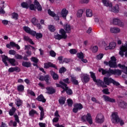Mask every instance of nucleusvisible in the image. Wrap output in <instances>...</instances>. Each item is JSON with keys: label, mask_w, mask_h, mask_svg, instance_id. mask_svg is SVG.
I'll use <instances>...</instances> for the list:
<instances>
[{"label": "nucleus", "mask_w": 127, "mask_h": 127, "mask_svg": "<svg viewBox=\"0 0 127 127\" xmlns=\"http://www.w3.org/2000/svg\"><path fill=\"white\" fill-rule=\"evenodd\" d=\"M51 74L52 76H53V79L54 80H58V79L59 78V76L57 75V74L55 73L54 71H51Z\"/></svg>", "instance_id": "obj_43"}, {"label": "nucleus", "mask_w": 127, "mask_h": 127, "mask_svg": "<svg viewBox=\"0 0 127 127\" xmlns=\"http://www.w3.org/2000/svg\"><path fill=\"white\" fill-rule=\"evenodd\" d=\"M104 64L109 65L110 68H117V59L116 57H112L109 63L108 62H104Z\"/></svg>", "instance_id": "obj_7"}, {"label": "nucleus", "mask_w": 127, "mask_h": 127, "mask_svg": "<svg viewBox=\"0 0 127 127\" xmlns=\"http://www.w3.org/2000/svg\"><path fill=\"white\" fill-rule=\"evenodd\" d=\"M49 79V76L48 75H46V76H41L39 78V80L40 81H44L45 80V81H46L47 84H49V83H48Z\"/></svg>", "instance_id": "obj_31"}, {"label": "nucleus", "mask_w": 127, "mask_h": 127, "mask_svg": "<svg viewBox=\"0 0 127 127\" xmlns=\"http://www.w3.org/2000/svg\"><path fill=\"white\" fill-rule=\"evenodd\" d=\"M115 47H116V43L112 42L109 44V46L106 48H105L106 50H108V49H114Z\"/></svg>", "instance_id": "obj_30"}, {"label": "nucleus", "mask_w": 127, "mask_h": 127, "mask_svg": "<svg viewBox=\"0 0 127 127\" xmlns=\"http://www.w3.org/2000/svg\"><path fill=\"white\" fill-rule=\"evenodd\" d=\"M78 52V51L75 49H71L69 50V53L70 54H76Z\"/></svg>", "instance_id": "obj_47"}, {"label": "nucleus", "mask_w": 127, "mask_h": 127, "mask_svg": "<svg viewBox=\"0 0 127 127\" xmlns=\"http://www.w3.org/2000/svg\"><path fill=\"white\" fill-rule=\"evenodd\" d=\"M110 32L111 33H119L121 32V29L117 27H112L110 29Z\"/></svg>", "instance_id": "obj_22"}, {"label": "nucleus", "mask_w": 127, "mask_h": 127, "mask_svg": "<svg viewBox=\"0 0 127 127\" xmlns=\"http://www.w3.org/2000/svg\"><path fill=\"white\" fill-rule=\"evenodd\" d=\"M8 62L12 66H16V65H17V64L15 63V59H9Z\"/></svg>", "instance_id": "obj_38"}, {"label": "nucleus", "mask_w": 127, "mask_h": 127, "mask_svg": "<svg viewBox=\"0 0 127 127\" xmlns=\"http://www.w3.org/2000/svg\"><path fill=\"white\" fill-rule=\"evenodd\" d=\"M10 44L11 47H16V49H17L18 50H19V49H20V47L13 42H10Z\"/></svg>", "instance_id": "obj_36"}, {"label": "nucleus", "mask_w": 127, "mask_h": 127, "mask_svg": "<svg viewBox=\"0 0 127 127\" xmlns=\"http://www.w3.org/2000/svg\"><path fill=\"white\" fill-rule=\"evenodd\" d=\"M83 109V105L81 103H76L74 105L73 109V113H77L78 111H80Z\"/></svg>", "instance_id": "obj_12"}, {"label": "nucleus", "mask_w": 127, "mask_h": 127, "mask_svg": "<svg viewBox=\"0 0 127 127\" xmlns=\"http://www.w3.org/2000/svg\"><path fill=\"white\" fill-rule=\"evenodd\" d=\"M99 71L101 72L102 75L107 74V76H108L109 77L111 76V75H118V76L122 75V70L120 69L113 70L111 68H109V70H107L103 68H99Z\"/></svg>", "instance_id": "obj_1"}, {"label": "nucleus", "mask_w": 127, "mask_h": 127, "mask_svg": "<svg viewBox=\"0 0 127 127\" xmlns=\"http://www.w3.org/2000/svg\"><path fill=\"white\" fill-rule=\"evenodd\" d=\"M15 58H16V59H22V56L16 54L15 55Z\"/></svg>", "instance_id": "obj_62"}, {"label": "nucleus", "mask_w": 127, "mask_h": 127, "mask_svg": "<svg viewBox=\"0 0 127 127\" xmlns=\"http://www.w3.org/2000/svg\"><path fill=\"white\" fill-rule=\"evenodd\" d=\"M29 115L31 117H34V115H38V113L36 111L32 109L29 112Z\"/></svg>", "instance_id": "obj_37"}, {"label": "nucleus", "mask_w": 127, "mask_h": 127, "mask_svg": "<svg viewBox=\"0 0 127 127\" xmlns=\"http://www.w3.org/2000/svg\"><path fill=\"white\" fill-rule=\"evenodd\" d=\"M91 50L93 53H96L98 52V46H92L91 47Z\"/></svg>", "instance_id": "obj_45"}, {"label": "nucleus", "mask_w": 127, "mask_h": 127, "mask_svg": "<svg viewBox=\"0 0 127 127\" xmlns=\"http://www.w3.org/2000/svg\"><path fill=\"white\" fill-rule=\"evenodd\" d=\"M31 60L33 62H34V63H38V60L37 59V58H35V57L31 58Z\"/></svg>", "instance_id": "obj_58"}, {"label": "nucleus", "mask_w": 127, "mask_h": 127, "mask_svg": "<svg viewBox=\"0 0 127 127\" xmlns=\"http://www.w3.org/2000/svg\"><path fill=\"white\" fill-rule=\"evenodd\" d=\"M14 118H15V121L16 122V123H19V119L18 118V116H17V115H15L14 116Z\"/></svg>", "instance_id": "obj_61"}, {"label": "nucleus", "mask_w": 127, "mask_h": 127, "mask_svg": "<svg viewBox=\"0 0 127 127\" xmlns=\"http://www.w3.org/2000/svg\"><path fill=\"white\" fill-rule=\"evenodd\" d=\"M113 23L115 25H119V26H123V22L117 18H115L113 19Z\"/></svg>", "instance_id": "obj_16"}, {"label": "nucleus", "mask_w": 127, "mask_h": 127, "mask_svg": "<svg viewBox=\"0 0 127 127\" xmlns=\"http://www.w3.org/2000/svg\"><path fill=\"white\" fill-rule=\"evenodd\" d=\"M31 22L34 25H36V23H37L38 21L37 19H36V18L34 17L32 19Z\"/></svg>", "instance_id": "obj_52"}, {"label": "nucleus", "mask_w": 127, "mask_h": 127, "mask_svg": "<svg viewBox=\"0 0 127 127\" xmlns=\"http://www.w3.org/2000/svg\"><path fill=\"white\" fill-rule=\"evenodd\" d=\"M15 111H16V109L14 107H12L11 109L9 110V114L10 116H13V114L14 113H15Z\"/></svg>", "instance_id": "obj_44"}, {"label": "nucleus", "mask_w": 127, "mask_h": 127, "mask_svg": "<svg viewBox=\"0 0 127 127\" xmlns=\"http://www.w3.org/2000/svg\"><path fill=\"white\" fill-rule=\"evenodd\" d=\"M86 12L87 17H92L93 16V11L91 9H87Z\"/></svg>", "instance_id": "obj_26"}, {"label": "nucleus", "mask_w": 127, "mask_h": 127, "mask_svg": "<svg viewBox=\"0 0 127 127\" xmlns=\"http://www.w3.org/2000/svg\"><path fill=\"white\" fill-rule=\"evenodd\" d=\"M32 3V1L31 0H28V4L29 7L31 10H35L36 9V7L34 6V4H31Z\"/></svg>", "instance_id": "obj_23"}, {"label": "nucleus", "mask_w": 127, "mask_h": 127, "mask_svg": "<svg viewBox=\"0 0 127 127\" xmlns=\"http://www.w3.org/2000/svg\"><path fill=\"white\" fill-rule=\"evenodd\" d=\"M46 90H47V93L48 94H54V93L55 92V89L52 87H47Z\"/></svg>", "instance_id": "obj_35"}, {"label": "nucleus", "mask_w": 127, "mask_h": 127, "mask_svg": "<svg viewBox=\"0 0 127 127\" xmlns=\"http://www.w3.org/2000/svg\"><path fill=\"white\" fill-rule=\"evenodd\" d=\"M90 74L91 75V78H92L94 82H95L96 85L98 86V87H102V88H107V85H105L104 82L100 79H96V75L95 73L93 72H90Z\"/></svg>", "instance_id": "obj_4"}, {"label": "nucleus", "mask_w": 127, "mask_h": 127, "mask_svg": "<svg viewBox=\"0 0 127 127\" xmlns=\"http://www.w3.org/2000/svg\"><path fill=\"white\" fill-rule=\"evenodd\" d=\"M22 65L24 67H30V63L23 62L22 63Z\"/></svg>", "instance_id": "obj_48"}, {"label": "nucleus", "mask_w": 127, "mask_h": 127, "mask_svg": "<svg viewBox=\"0 0 127 127\" xmlns=\"http://www.w3.org/2000/svg\"><path fill=\"white\" fill-rule=\"evenodd\" d=\"M102 92L105 95H109L110 92H109V89L108 88H105L102 90Z\"/></svg>", "instance_id": "obj_53"}, {"label": "nucleus", "mask_w": 127, "mask_h": 127, "mask_svg": "<svg viewBox=\"0 0 127 127\" xmlns=\"http://www.w3.org/2000/svg\"><path fill=\"white\" fill-rule=\"evenodd\" d=\"M68 13H69V11L67 9L64 8L62 9L61 14L64 19H66Z\"/></svg>", "instance_id": "obj_15"}, {"label": "nucleus", "mask_w": 127, "mask_h": 127, "mask_svg": "<svg viewBox=\"0 0 127 127\" xmlns=\"http://www.w3.org/2000/svg\"><path fill=\"white\" fill-rule=\"evenodd\" d=\"M17 90L19 92H22L24 90V86L22 85H20L17 86Z\"/></svg>", "instance_id": "obj_46"}, {"label": "nucleus", "mask_w": 127, "mask_h": 127, "mask_svg": "<svg viewBox=\"0 0 127 127\" xmlns=\"http://www.w3.org/2000/svg\"><path fill=\"white\" fill-rule=\"evenodd\" d=\"M104 82L106 85H107L108 86H109V85L112 83L115 86H120V83L116 81V80L110 77H105L104 78Z\"/></svg>", "instance_id": "obj_8"}, {"label": "nucleus", "mask_w": 127, "mask_h": 127, "mask_svg": "<svg viewBox=\"0 0 127 127\" xmlns=\"http://www.w3.org/2000/svg\"><path fill=\"white\" fill-rule=\"evenodd\" d=\"M112 118L111 121L113 124H118V123H120L121 126L124 125V121L121 120L120 118H119L118 113H113L112 114Z\"/></svg>", "instance_id": "obj_6"}, {"label": "nucleus", "mask_w": 127, "mask_h": 127, "mask_svg": "<svg viewBox=\"0 0 127 127\" xmlns=\"http://www.w3.org/2000/svg\"><path fill=\"white\" fill-rule=\"evenodd\" d=\"M23 29L24 31L27 32V33H29V34H31V35H34L35 33V31L31 30L28 27L24 26L23 27Z\"/></svg>", "instance_id": "obj_17"}, {"label": "nucleus", "mask_w": 127, "mask_h": 127, "mask_svg": "<svg viewBox=\"0 0 127 127\" xmlns=\"http://www.w3.org/2000/svg\"><path fill=\"white\" fill-rule=\"evenodd\" d=\"M83 13H84V11L82 9H79L77 11L76 13V15L77 17H82V15H83Z\"/></svg>", "instance_id": "obj_41"}, {"label": "nucleus", "mask_w": 127, "mask_h": 127, "mask_svg": "<svg viewBox=\"0 0 127 127\" xmlns=\"http://www.w3.org/2000/svg\"><path fill=\"white\" fill-rule=\"evenodd\" d=\"M60 33L62 35H60L57 33H55L54 35V38L55 39H57L58 40H60V39H66L67 38V35H66V32L63 29H61L60 30Z\"/></svg>", "instance_id": "obj_5"}, {"label": "nucleus", "mask_w": 127, "mask_h": 127, "mask_svg": "<svg viewBox=\"0 0 127 127\" xmlns=\"http://www.w3.org/2000/svg\"><path fill=\"white\" fill-rule=\"evenodd\" d=\"M60 105H64L65 102H66V98L65 97H61L59 100Z\"/></svg>", "instance_id": "obj_40"}, {"label": "nucleus", "mask_w": 127, "mask_h": 127, "mask_svg": "<svg viewBox=\"0 0 127 127\" xmlns=\"http://www.w3.org/2000/svg\"><path fill=\"white\" fill-rule=\"evenodd\" d=\"M15 104L17 107H20L22 105V100L18 99L15 100Z\"/></svg>", "instance_id": "obj_42"}, {"label": "nucleus", "mask_w": 127, "mask_h": 127, "mask_svg": "<svg viewBox=\"0 0 127 127\" xmlns=\"http://www.w3.org/2000/svg\"><path fill=\"white\" fill-rule=\"evenodd\" d=\"M81 121L82 122H87L89 125H93V119L90 113H87L86 115L82 116L81 117Z\"/></svg>", "instance_id": "obj_9"}, {"label": "nucleus", "mask_w": 127, "mask_h": 127, "mask_svg": "<svg viewBox=\"0 0 127 127\" xmlns=\"http://www.w3.org/2000/svg\"><path fill=\"white\" fill-rule=\"evenodd\" d=\"M81 79L83 83H87V82H89V80H90L89 75L84 73L81 74Z\"/></svg>", "instance_id": "obj_14"}, {"label": "nucleus", "mask_w": 127, "mask_h": 127, "mask_svg": "<svg viewBox=\"0 0 127 127\" xmlns=\"http://www.w3.org/2000/svg\"><path fill=\"white\" fill-rule=\"evenodd\" d=\"M23 38H24V40H25V41H27L28 42H29V43H30L32 45H34V43L33 42L32 40L29 38L28 36H24Z\"/></svg>", "instance_id": "obj_33"}, {"label": "nucleus", "mask_w": 127, "mask_h": 127, "mask_svg": "<svg viewBox=\"0 0 127 127\" xmlns=\"http://www.w3.org/2000/svg\"><path fill=\"white\" fill-rule=\"evenodd\" d=\"M103 57H104V54H99L98 55H97L96 58L98 60H101Z\"/></svg>", "instance_id": "obj_57"}, {"label": "nucleus", "mask_w": 127, "mask_h": 127, "mask_svg": "<svg viewBox=\"0 0 127 127\" xmlns=\"http://www.w3.org/2000/svg\"><path fill=\"white\" fill-rule=\"evenodd\" d=\"M11 124H13V127H16V125H17V123H16V122H13L12 121H11L9 123V126H10L11 127H12V126L11 125Z\"/></svg>", "instance_id": "obj_60"}, {"label": "nucleus", "mask_w": 127, "mask_h": 127, "mask_svg": "<svg viewBox=\"0 0 127 127\" xmlns=\"http://www.w3.org/2000/svg\"><path fill=\"white\" fill-rule=\"evenodd\" d=\"M39 126L40 127H45V123H39Z\"/></svg>", "instance_id": "obj_64"}, {"label": "nucleus", "mask_w": 127, "mask_h": 127, "mask_svg": "<svg viewBox=\"0 0 127 127\" xmlns=\"http://www.w3.org/2000/svg\"><path fill=\"white\" fill-rule=\"evenodd\" d=\"M49 29L52 32H54V31H55V27L53 25H50L49 26Z\"/></svg>", "instance_id": "obj_49"}, {"label": "nucleus", "mask_w": 127, "mask_h": 127, "mask_svg": "<svg viewBox=\"0 0 127 127\" xmlns=\"http://www.w3.org/2000/svg\"><path fill=\"white\" fill-rule=\"evenodd\" d=\"M48 12L49 15L52 16L53 17H54L55 20H59V16H56L55 13H54V12L53 11H52L51 9H48Z\"/></svg>", "instance_id": "obj_19"}, {"label": "nucleus", "mask_w": 127, "mask_h": 127, "mask_svg": "<svg viewBox=\"0 0 127 127\" xmlns=\"http://www.w3.org/2000/svg\"><path fill=\"white\" fill-rule=\"evenodd\" d=\"M39 109L40 111H41L40 121H42L43 120V119L45 118L44 116V109H43V107L41 106H39Z\"/></svg>", "instance_id": "obj_20"}, {"label": "nucleus", "mask_w": 127, "mask_h": 127, "mask_svg": "<svg viewBox=\"0 0 127 127\" xmlns=\"http://www.w3.org/2000/svg\"><path fill=\"white\" fill-rule=\"evenodd\" d=\"M70 80H71V82H72V84H74V85H78V84H79V82L76 79V77L73 75L71 76Z\"/></svg>", "instance_id": "obj_27"}, {"label": "nucleus", "mask_w": 127, "mask_h": 127, "mask_svg": "<svg viewBox=\"0 0 127 127\" xmlns=\"http://www.w3.org/2000/svg\"><path fill=\"white\" fill-rule=\"evenodd\" d=\"M64 28L65 29L66 32L69 33L71 31V26L68 24H66L64 25Z\"/></svg>", "instance_id": "obj_32"}, {"label": "nucleus", "mask_w": 127, "mask_h": 127, "mask_svg": "<svg viewBox=\"0 0 127 127\" xmlns=\"http://www.w3.org/2000/svg\"><path fill=\"white\" fill-rule=\"evenodd\" d=\"M37 101L39 102H42L43 103H45L46 102V100L43 97V95H40L37 98Z\"/></svg>", "instance_id": "obj_34"}, {"label": "nucleus", "mask_w": 127, "mask_h": 127, "mask_svg": "<svg viewBox=\"0 0 127 127\" xmlns=\"http://www.w3.org/2000/svg\"><path fill=\"white\" fill-rule=\"evenodd\" d=\"M60 84L57 83L56 84V85L57 87L59 88H62V89H63L64 90L62 91V93H64L65 91H66V93L68 95H71V94H72L73 92L72 91V90L69 89V88L67 87V85H66V84L64 83L63 81H60Z\"/></svg>", "instance_id": "obj_3"}, {"label": "nucleus", "mask_w": 127, "mask_h": 127, "mask_svg": "<svg viewBox=\"0 0 127 127\" xmlns=\"http://www.w3.org/2000/svg\"><path fill=\"white\" fill-rule=\"evenodd\" d=\"M34 3L36 6V8L37 9L38 11H41V10H42V7L41 6V5H40V4L38 2L37 0H35Z\"/></svg>", "instance_id": "obj_21"}, {"label": "nucleus", "mask_w": 127, "mask_h": 127, "mask_svg": "<svg viewBox=\"0 0 127 127\" xmlns=\"http://www.w3.org/2000/svg\"><path fill=\"white\" fill-rule=\"evenodd\" d=\"M67 104L69 107H71L72 105H73V101H72L70 99H68L67 100Z\"/></svg>", "instance_id": "obj_56"}, {"label": "nucleus", "mask_w": 127, "mask_h": 127, "mask_svg": "<svg viewBox=\"0 0 127 127\" xmlns=\"http://www.w3.org/2000/svg\"><path fill=\"white\" fill-rule=\"evenodd\" d=\"M25 50H29L30 48H32V49H34L35 50V48L30 46V45H28V46H25Z\"/></svg>", "instance_id": "obj_51"}, {"label": "nucleus", "mask_w": 127, "mask_h": 127, "mask_svg": "<svg viewBox=\"0 0 127 127\" xmlns=\"http://www.w3.org/2000/svg\"><path fill=\"white\" fill-rule=\"evenodd\" d=\"M8 53L10 55H15L16 52L13 50H11L9 51Z\"/></svg>", "instance_id": "obj_55"}, {"label": "nucleus", "mask_w": 127, "mask_h": 127, "mask_svg": "<svg viewBox=\"0 0 127 127\" xmlns=\"http://www.w3.org/2000/svg\"><path fill=\"white\" fill-rule=\"evenodd\" d=\"M1 58L2 62L3 63H4L5 66H8L7 63H6V61H8L9 60V59H8V57L5 55H2Z\"/></svg>", "instance_id": "obj_25"}, {"label": "nucleus", "mask_w": 127, "mask_h": 127, "mask_svg": "<svg viewBox=\"0 0 127 127\" xmlns=\"http://www.w3.org/2000/svg\"><path fill=\"white\" fill-rule=\"evenodd\" d=\"M66 71V68L65 67H63L61 68L59 70V72L61 74L62 73H64V72H65Z\"/></svg>", "instance_id": "obj_59"}, {"label": "nucleus", "mask_w": 127, "mask_h": 127, "mask_svg": "<svg viewBox=\"0 0 127 127\" xmlns=\"http://www.w3.org/2000/svg\"><path fill=\"white\" fill-rule=\"evenodd\" d=\"M32 35L33 36H35L36 39H40V38L43 37V35L41 33H36L35 31L34 34Z\"/></svg>", "instance_id": "obj_28"}, {"label": "nucleus", "mask_w": 127, "mask_h": 127, "mask_svg": "<svg viewBox=\"0 0 127 127\" xmlns=\"http://www.w3.org/2000/svg\"><path fill=\"white\" fill-rule=\"evenodd\" d=\"M50 55L52 57H55V56H56V53H55V52H54V51L52 50L50 51Z\"/></svg>", "instance_id": "obj_54"}, {"label": "nucleus", "mask_w": 127, "mask_h": 127, "mask_svg": "<svg viewBox=\"0 0 127 127\" xmlns=\"http://www.w3.org/2000/svg\"><path fill=\"white\" fill-rule=\"evenodd\" d=\"M50 67H53L54 68H56V66L51 63H47L44 64V68H45L46 69H48V68H50Z\"/></svg>", "instance_id": "obj_24"}, {"label": "nucleus", "mask_w": 127, "mask_h": 127, "mask_svg": "<svg viewBox=\"0 0 127 127\" xmlns=\"http://www.w3.org/2000/svg\"><path fill=\"white\" fill-rule=\"evenodd\" d=\"M105 122V117L101 113L97 114L95 118V123L96 124H103Z\"/></svg>", "instance_id": "obj_11"}, {"label": "nucleus", "mask_w": 127, "mask_h": 127, "mask_svg": "<svg viewBox=\"0 0 127 127\" xmlns=\"http://www.w3.org/2000/svg\"><path fill=\"white\" fill-rule=\"evenodd\" d=\"M59 121V117H55L53 120V123H57Z\"/></svg>", "instance_id": "obj_63"}, {"label": "nucleus", "mask_w": 127, "mask_h": 127, "mask_svg": "<svg viewBox=\"0 0 127 127\" xmlns=\"http://www.w3.org/2000/svg\"><path fill=\"white\" fill-rule=\"evenodd\" d=\"M119 106L122 109H127V103L122 101L119 103Z\"/></svg>", "instance_id": "obj_29"}, {"label": "nucleus", "mask_w": 127, "mask_h": 127, "mask_svg": "<svg viewBox=\"0 0 127 127\" xmlns=\"http://www.w3.org/2000/svg\"><path fill=\"white\" fill-rule=\"evenodd\" d=\"M77 57L81 60V61L83 62V63H87L88 62V61L85 59H84V54L82 52L78 53L77 54Z\"/></svg>", "instance_id": "obj_18"}, {"label": "nucleus", "mask_w": 127, "mask_h": 127, "mask_svg": "<svg viewBox=\"0 0 127 127\" xmlns=\"http://www.w3.org/2000/svg\"><path fill=\"white\" fill-rule=\"evenodd\" d=\"M12 18H13L14 19H17L18 18V14L16 13H13L12 14Z\"/></svg>", "instance_id": "obj_50"}, {"label": "nucleus", "mask_w": 127, "mask_h": 127, "mask_svg": "<svg viewBox=\"0 0 127 127\" xmlns=\"http://www.w3.org/2000/svg\"><path fill=\"white\" fill-rule=\"evenodd\" d=\"M102 98L103 100L105 101V102H110V103H116V99L111 98L110 97L107 95H103Z\"/></svg>", "instance_id": "obj_13"}, {"label": "nucleus", "mask_w": 127, "mask_h": 127, "mask_svg": "<svg viewBox=\"0 0 127 127\" xmlns=\"http://www.w3.org/2000/svg\"><path fill=\"white\" fill-rule=\"evenodd\" d=\"M102 2L105 6L109 7L110 11L115 12V13H118L119 11H120V7L119 6V5L117 4L115 6H113L112 2L107 0H102Z\"/></svg>", "instance_id": "obj_2"}, {"label": "nucleus", "mask_w": 127, "mask_h": 127, "mask_svg": "<svg viewBox=\"0 0 127 127\" xmlns=\"http://www.w3.org/2000/svg\"><path fill=\"white\" fill-rule=\"evenodd\" d=\"M21 6L25 8H28L29 7V4L28 3V0L27 2H24L21 4Z\"/></svg>", "instance_id": "obj_39"}, {"label": "nucleus", "mask_w": 127, "mask_h": 127, "mask_svg": "<svg viewBox=\"0 0 127 127\" xmlns=\"http://www.w3.org/2000/svg\"><path fill=\"white\" fill-rule=\"evenodd\" d=\"M124 52H125V54H124ZM119 54L121 57H124V55H125V57H127V42H126L125 45L120 47Z\"/></svg>", "instance_id": "obj_10"}]
</instances>
